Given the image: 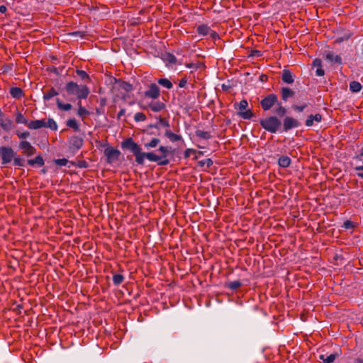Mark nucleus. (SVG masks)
Returning <instances> with one entry per match:
<instances>
[{"mask_svg": "<svg viewBox=\"0 0 363 363\" xmlns=\"http://www.w3.org/2000/svg\"><path fill=\"white\" fill-rule=\"evenodd\" d=\"M121 147L130 150L133 153L135 157V162L138 164H143L145 158L149 161H157L161 159V157L156 156L153 152H142L140 146L131 138L123 140L121 143Z\"/></svg>", "mask_w": 363, "mask_h": 363, "instance_id": "obj_1", "label": "nucleus"}, {"mask_svg": "<svg viewBox=\"0 0 363 363\" xmlns=\"http://www.w3.org/2000/svg\"><path fill=\"white\" fill-rule=\"evenodd\" d=\"M65 89L68 95L76 96L79 99H86L90 92L86 86L78 85L74 82L67 83Z\"/></svg>", "mask_w": 363, "mask_h": 363, "instance_id": "obj_2", "label": "nucleus"}, {"mask_svg": "<svg viewBox=\"0 0 363 363\" xmlns=\"http://www.w3.org/2000/svg\"><path fill=\"white\" fill-rule=\"evenodd\" d=\"M261 126L271 133H275L281 125V121L275 116H271L260 120Z\"/></svg>", "mask_w": 363, "mask_h": 363, "instance_id": "obj_3", "label": "nucleus"}, {"mask_svg": "<svg viewBox=\"0 0 363 363\" xmlns=\"http://www.w3.org/2000/svg\"><path fill=\"white\" fill-rule=\"evenodd\" d=\"M157 152L158 154L155 153V152H153L156 156L161 157V159L159 160L155 161V162H157L158 165L165 166L169 164V160L167 159V156L172 153L170 147L160 146Z\"/></svg>", "mask_w": 363, "mask_h": 363, "instance_id": "obj_4", "label": "nucleus"}, {"mask_svg": "<svg viewBox=\"0 0 363 363\" xmlns=\"http://www.w3.org/2000/svg\"><path fill=\"white\" fill-rule=\"evenodd\" d=\"M278 101V97L274 94H270L261 100L260 104L264 111L270 110Z\"/></svg>", "mask_w": 363, "mask_h": 363, "instance_id": "obj_5", "label": "nucleus"}, {"mask_svg": "<svg viewBox=\"0 0 363 363\" xmlns=\"http://www.w3.org/2000/svg\"><path fill=\"white\" fill-rule=\"evenodd\" d=\"M0 153H1L2 164H6L9 163L16 155L11 147H0Z\"/></svg>", "mask_w": 363, "mask_h": 363, "instance_id": "obj_6", "label": "nucleus"}, {"mask_svg": "<svg viewBox=\"0 0 363 363\" xmlns=\"http://www.w3.org/2000/svg\"><path fill=\"white\" fill-rule=\"evenodd\" d=\"M84 143V140L82 138L74 135L72 136L69 140V150L75 153L78 150H79Z\"/></svg>", "mask_w": 363, "mask_h": 363, "instance_id": "obj_7", "label": "nucleus"}, {"mask_svg": "<svg viewBox=\"0 0 363 363\" xmlns=\"http://www.w3.org/2000/svg\"><path fill=\"white\" fill-rule=\"evenodd\" d=\"M301 125L300 122L291 116H286L283 120V130L287 132L288 130L298 127Z\"/></svg>", "mask_w": 363, "mask_h": 363, "instance_id": "obj_8", "label": "nucleus"}, {"mask_svg": "<svg viewBox=\"0 0 363 363\" xmlns=\"http://www.w3.org/2000/svg\"><path fill=\"white\" fill-rule=\"evenodd\" d=\"M104 154L107 157V162L108 163H112L118 160L119 156L121 155V152L113 147H107L104 150Z\"/></svg>", "mask_w": 363, "mask_h": 363, "instance_id": "obj_9", "label": "nucleus"}, {"mask_svg": "<svg viewBox=\"0 0 363 363\" xmlns=\"http://www.w3.org/2000/svg\"><path fill=\"white\" fill-rule=\"evenodd\" d=\"M145 96L151 98L152 99H156L160 96V89L158 86L155 84H151L149 86L148 90L145 91Z\"/></svg>", "mask_w": 363, "mask_h": 363, "instance_id": "obj_10", "label": "nucleus"}, {"mask_svg": "<svg viewBox=\"0 0 363 363\" xmlns=\"http://www.w3.org/2000/svg\"><path fill=\"white\" fill-rule=\"evenodd\" d=\"M19 148L23 150V152L27 155V156L30 157L35 154L36 150L34 147H33L30 143L28 141H22L19 144Z\"/></svg>", "mask_w": 363, "mask_h": 363, "instance_id": "obj_11", "label": "nucleus"}, {"mask_svg": "<svg viewBox=\"0 0 363 363\" xmlns=\"http://www.w3.org/2000/svg\"><path fill=\"white\" fill-rule=\"evenodd\" d=\"M0 126L6 130H11L13 126V122L11 119L5 117L3 113L0 111Z\"/></svg>", "mask_w": 363, "mask_h": 363, "instance_id": "obj_12", "label": "nucleus"}, {"mask_svg": "<svg viewBox=\"0 0 363 363\" xmlns=\"http://www.w3.org/2000/svg\"><path fill=\"white\" fill-rule=\"evenodd\" d=\"M324 57L326 60L329 61L331 63H342V58L340 55H335L333 52L326 51L324 53Z\"/></svg>", "mask_w": 363, "mask_h": 363, "instance_id": "obj_13", "label": "nucleus"}, {"mask_svg": "<svg viewBox=\"0 0 363 363\" xmlns=\"http://www.w3.org/2000/svg\"><path fill=\"white\" fill-rule=\"evenodd\" d=\"M160 126L168 128H169L170 125L166 119L159 117L158 121L155 124L149 125L147 128L159 129Z\"/></svg>", "mask_w": 363, "mask_h": 363, "instance_id": "obj_14", "label": "nucleus"}, {"mask_svg": "<svg viewBox=\"0 0 363 363\" xmlns=\"http://www.w3.org/2000/svg\"><path fill=\"white\" fill-rule=\"evenodd\" d=\"M281 79L287 84H292L294 82V77L289 69H284L282 72Z\"/></svg>", "mask_w": 363, "mask_h": 363, "instance_id": "obj_15", "label": "nucleus"}, {"mask_svg": "<svg viewBox=\"0 0 363 363\" xmlns=\"http://www.w3.org/2000/svg\"><path fill=\"white\" fill-rule=\"evenodd\" d=\"M28 127L30 129H39L43 127H45V121L44 119L43 120H35L32 121L28 124Z\"/></svg>", "mask_w": 363, "mask_h": 363, "instance_id": "obj_16", "label": "nucleus"}, {"mask_svg": "<svg viewBox=\"0 0 363 363\" xmlns=\"http://www.w3.org/2000/svg\"><path fill=\"white\" fill-rule=\"evenodd\" d=\"M322 120V116L319 113L315 115H310L308 116V118L306 121V125L308 127H311L313 125V121L320 122Z\"/></svg>", "mask_w": 363, "mask_h": 363, "instance_id": "obj_17", "label": "nucleus"}, {"mask_svg": "<svg viewBox=\"0 0 363 363\" xmlns=\"http://www.w3.org/2000/svg\"><path fill=\"white\" fill-rule=\"evenodd\" d=\"M294 94V91L288 87H282L281 89V99L284 101H286L289 98L293 97Z\"/></svg>", "mask_w": 363, "mask_h": 363, "instance_id": "obj_18", "label": "nucleus"}, {"mask_svg": "<svg viewBox=\"0 0 363 363\" xmlns=\"http://www.w3.org/2000/svg\"><path fill=\"white\" fill-rule=\"evenodd\" d=\"M242 285V284L241 283L240 281L236 280V281H233L226 283L225 286V288L230 289L231 291H236Z\"/></svg>", "mask_w": 363, "mask_h": 363, "instance_id": "obj_19", "label": "nucleus"}, {"mask_svg": "<svg viewBox=\"0 0 363 363\" xmlns=\"http://www.w3.org/2000/svg\"><path fill=\"white\" fill-rule=\"evenodd\" d=\"M149 107L150 109L154 112H159L161 110H162L165 106L163 103L156 101V102H152L149 104Z\"/></svg>", "mask_w": 363, "mask_h": 363, "instance_id": "obj_20", "label": "nucleus"}, {"mask_svg": "<svg viewBox=\"0 0 363 363\" xmlns=\"http://www.w3.org/2000/svg\"><path fill=\"white\" fill-rule=\"evenodd\" d=\"M27 162L30 166L38 164V166L41 167L44 165V160L40 155L35 157L34 159L28 160Z\"/></svg>", "mask_w": 363, "mask_h": 363, "instance_id": "obj_21", "label": "nucleus"}, {"mask_svg": "<svg viewBox=\"0 0 363 363\" xmlns=\"http://www.w3.org/2000/svg\"><path fill=\"white\" fill-rule=\"evenodd\" d=\"M291 164V159L288 156H281L278 160V164L281 167H288Z\"/></svg>", "mask_w": 363, "mask_h": 363, "instance_id": "obj_22", "label": "nucleus"}, {"mask_svg": "<svg viewBox=\"0 0 363 363\" xmlns=\"http://www.w3.org/2000/svg\"><path fill=\"white\" fill-rule=\"evenodd\" d=\"M11 95L16 99H20L23 95V90L19 87H12L10 89Z\"/></svg>", "mask_w": 363, "mask_h": 363, "instance_id": "obj_23", "label": "nucleus"}, {"mask_svg": "<svg viewBox=\"0 0 363 363\" xmlns=\"http://www.w3.org/2000/svg\"><path fill=\"white\" fill-rule=\"evenodd\" d=\"M165 136H167L172 142H176L182 140L181 135L173 133L169 129L166 130Z\"/></svg>", "mask_w": 363, "mask_h": 363, "instance_id": "obj_24", "label": "nucleus"}, {"mask_svg": "<svg viewBox=\"0 0 363 363\" xmlns=\"http://www.w3.org/2000/svg\"><path fill=\"white\" fill-rule=\"evenodd\" d=\"M277 105V107L274 110V113L277 114L278 116H283L286 114V109L285 107H284L281 104L279 101H277V103L276 104Z\"/></svg>", "mask_w": 363, "mask_h": 363, "instance_id": "obj_25", "label": "nucleus"}, {"mask_svg": "<svg viewBox=\"0 0 363 363\" xmlns=\"http://www.w3.org/2000/svg\"><path fill=\"white\" fill-rule=\"evenodd\" d=\"M160 143V139H158L157 138H152V140L149 143H145L144 144V147L146 150H149L150 148L157 147Z\"/></svg>", "mask_w": 363, "mask_h": 363, "instance_id": "obj_26", "label": "nucleus"}, {"mask_svg": "<svg viewBox=\"0 0 363 363\" xmlns=\"http://www.w3.org/2000/svg\"><path fill=\"white\" fill-rule=\"evenodd\" d=\"M361 89H362V85L360 84L359 82H356V81H352L350 83V90L352 92L357 93V92L360 91Z\"/></svg>", "mask_w": 363, "mask_h": 363, "instance_id": "obj_27", "label": "nucleus"}, {"mask_svg": "<svg viewBox=\"0 0 363 363\" xmlns=\"http://www.w3.org/2000/svg\"><path fill=\"white\" fill-rule=\"evenodd\" d=\"M337 354L336 353H333L328 355L325 358L324 355H320V359L323 361L324 363H333L335 359L337 358Z\"/></svg>", "mask_w": 363, "mask_h": 363, "instance_id": "obj_28", "label": "nucleus"}, {"mask_svg": "<svg viewBox=\"0 0 363 363\" xmlns=\"http://www.w3.org/2000/svg\"><path fill=\"white\" fill-rule=\"evenodd\" d=\"M56 103L58 108L62 111H69L72 108L70 104H63L59 99H56Z\"/></svg>", "mask_w": 363, "mask_h": 363, "instance_id": "obj_29", "label": "nucleus"}, {"mask_svg": "<svg viewBox=\"0 0 363 363\" xmlns=\"http://www.w3.org/2000/svg\"><path fill=\"white\" fill-rule=\"evenodd\" d=\"M197 31L202 35H206L209 34L211 28L206 25H200L197 27Z\"/></svg>", "mask_w": 363, "mask_h": 363, "instance_id": "obj_30", "label": "nucleus"}, {"mask_svg": "<svg viewBox=\"0 0 363 363\" xmlns=\"http://www.w3.org/2000/svg\"><path fill=\"white\" fill-rule=\"evenodd\" d=\"M66 125L69 128H73L74 130H77V131L79 130V124H78L77 121H76V119H74V118H70V119L67 120L66 122Z\"/></svg>", "mask_w": 363, "mask_h": 363, "instance_id": "obj_31", "label": "nucleus"}, {"mask_svg": "<svg viewBox=\"0 0 363 363\" xmlns=\"http://www.w3.org/2000/svg\"><path fill=\"white\" fill-rule=\"evenodd\" d=\"M124 277L120 274H115L113 275V283L116 286H118L124 281Z\"/></svg>", "mask_w": 363, "mask_h": 363, "instance_id": "obj_32", "label": "nucleus"}, {"mask_svg": "<svg viewBox=\"0 0 363 363\" xmlns=\"http://www.w3.org/2000/svg\"><path fill=\"white\" fill-rule=\"evenodd\" d=\"M157 82L161 86L166 87L169 89H172L173 86L172 83L168 79L166 78H161L158 79Z\"/></svg>", "mask_w": 363, "mask_h": 363, "instance_id": "obj_33", "label": "nucleus"}, {"mask_svg": "<svg viewBox=\"0 0 363 363\" xmlns=\"http://www.w3.org/2000/svg\"><path fill=\"white\" fill-rule=\"evenodd\" d=\"M195 134L197 137L201 138L203 139H209L211 138V133L208 131H203L201 130H196L195 132Z\"/></svg>", "mask_w": 363, "mask_h": 363, "instance_id": "obj_34", "label": "nucleus"}, {"mask_svg": "<svg viewBox=\"0 0 363 363\" xmlns=\"http://www.w3.org/2000/svg\"><path fill=\"white\" fill-rule=\"evenodd\" d=\"M163 60H164V61H165L166 62H168L169 64H174L177 62L176 57L174 55L169 53V52L164 54Z\"/></svg>", "mask_w": 363, "mask_h": 363, "instance_id": "obj_35", "label": "nucleus"}, {"mask_svg": "<svg viewBox=\"0 0 363 363\" xmlns=\"http://www.w3.org/2000/svg\"><path fill=\"white\" fill-rule=\"evenodd\" d=\"M57 95H58V92L54 88H52L47 93L44 94L43 99L48 101Z\"/></svg>", "mask_w": 363, "mask_h": 363, "instance_id": "obj_36", "label": "nucleus"}, {"mask_svg": "<svg viewBox=\"0 0 363 363\" xmlns=\"http://www.w3.org/2000/svg\"><path fill=\"white\" fill-rule=\"evenodd\" d=\"M45 128H49L52 130H56L57 129V125L52 118H48V122L45 121Z\"/></svg>", "mask_w": 363, "mask_h": 363, "instance_id": "obj_37", "label": "nucleus"}, {"mask_svg": "<svg viewBox=\"0 0 363 363\" xmlns=\"http://www.w3.org/2000/svg\"><path fill=\"white\" fill-rule=\"evenodd\" d=\"M238 114L244 119H250L254 116L251 110H246L245 111L240 112Z\"/></svg>", "mask_w": 363, "mask_h": 363, "instance_id": "obj_38", "label": "nucleus"}, {"mask_svg": "<svg viewBox=\"0 0 363 363\" xmlns=\"http://www.w3.org/2000/svg\"><path fill=\"white\" fill-rule=\"evenodd\" d=\"M16 121L17 123L28 124L27 119L21 113H16Z\"/></svg>", "mask_w": 363, "mask_h": 363, "instance_id": "obj_39", "label": "nucleus"}, {"mask_svg": "<svg viewBox=\"0 0 363 363\" xmlns=\"http://www.w3.org/2000/svg\"><path fill=\"white\" fill-rule=\"evenodd\" d=\"M308 106L306 103H303L301 105L294 104L292 106V108L296 112H302Z\"/></svg>", "mask_w": 363, "mask_h": 363, "instance_id": "obj_40", "label": "nucleus"}, {"mask_svg": "<svg viewBox=\"0 0 363 363\" xmlns=\"http://www.w3.org/2000/svg\"><path fill=\"white\" fill-rule=\"evenodd\" d=\"M199 164L200 167H203L206 165L207 167H211L213 164V161L211 159H206L203 160H201L199 162Z\"/></svg>", "mask_w": 363, "mask_h": 363, "instance_id": "obj_41", "label": "nucleus"}, {"mask_svg": "<svg viewBox=\"0 0 363 363\" xmlns=\"http://www.w3.org/2000/svg\"><path fill=\"white\" fill-rule=\"evenodd\" d=\"M76 73L77 74L81 77L82 79H88V80H90V78L89 77V75L86 74V72L84 70H79V69H77L76 71Z\"/></svg>", "mask_w": 363, "mask_h": 363, "instance_id": "obj_42", "label": "nucleus"}, {"mask_svg": "<svg viewBox=\"0 0 363 363\" xmlns=\"http://www.w3.org/2000/svg\"><path fill=\"white\" fill-rule=\"evenodd\" d=\"M238 108L240 111V112H242L243 111L246 110L248 106V102L246 100H242L239 104H238Z\"/></svg>", "mask_w": 363, "mask_h": 363, "instance_id": "obj_43", "label": "nucleus"}, {"mask_svg": "<svg viewBox=\"0 0 363 363\" xmlns=\"http://www.w3.org/2000/svg\"><path fill=\"white\" fill-rule=\"evenodd\" d=\"M146 118L145 116L144 113H141V112H138L135 114L134 116V119L135 120V121H145Z\"/></svg>", "mask_w": 363, "mask_h": 363, "instance_id": "obj_44", "label": "nucleus"}, {"mask_svg": "<svg viewBox=\"0 0 363 363\" xmlns=\"http://www.w3.org/2000/svg\"><path fill=\"white\" fill-rule=\"evenodd\" d=\"M78 104L79 105V108L78 110V115L80 116H84L85 115H88L89 113V111L84 107L81 106V102H79Z\"/></svg>", "mask_w": 363, "mask_h": 363, "instance_id": "obj_45", "label": "nucleus"}, {"mask_svg": "<svg viewBox=\"0 0 363 363\" xmlns=\"http://www.w3.org/2000/svg\"><path fill=\"white\" fill-rule=\"evenodd\" d=\"M54 162L59 166H66L69 161L65 158H62L55 160Z\"/></svg>", "mask_w": 363, "mask_h": 363, "instance_id": "obj_46", "label": "nucleus"}, {"mask_svg": "<svg viewBox=\"0 0 363 363\" xmlns=\"http://www.w3.org/2000/svg\"><path fill=\"white\" fill-rule=\"evenodd\" d=\"M13 163L14 165L23 167L24 165V160L20 157H17L14 158Z\"/></svg>", "mask_w": 363, "mask_h": 363, "instance_id": "obj_47", "label": "nucleus"}, {"mask_svg": "<svg viewBox=\"0 0 363 363\" xmlns=\"http://www.w3.org/2000/svg\"><path fill=\"white\" fill-rule=\"evenodd\" d=\"M121 88L126 91H130L132 90L133 86L130 84L128 82H123L121 84Z\"/></svg>", "mask_w": 363, "mask_h": 363, "instance_id": "obj_48", "label": "nucleus"}, {"mask_svg": "<svg viewBox=\"0 0 363 363\" xmlns=\"http://www.w3.org/2000/svg\"><path fill=\"white\" fill-rule=\"evenodd\" d=\"M16 134L18 136V138H21V139H25V138H28L30 136V133L28 132V131H26V132H23V133H21L19 131H17Z\"/></svg>", "mask_w": 363, "mask_h": 363, "instance_id": "obj_49", "label": "nucleus"}, {"mask_svg": "<svg viewBox=\"0 0 363 363\" xmlns=\"http://www.w3.org/2000/svg\"><path fill=\"white\" fill-rule=\"evenodd\" d=\"M313 67L316 68L322 67V60L319 58H315L313 62Z\"/></svg>", "mask_w": 363, "mask_h": 363, "instance_id": "obj_50", "label": "nucleus"}, {"mask_svg": "<svg viewBox=\"0 0 363 363\" xmlns=\"http://www.w3.org/2000/svg\"><path fill=\"white\" fill-rule=\"evenodd\" d=\"M250 56L259 57L262 56V52L257 50H252Z\"/></svg>", "mask_w": 363, "mask_h": 363, "instance_id": "obj_51", "label": "nucleus"}, {"mask_svg": "<svg viewBox=\"0 0 363 363\" xmlns=\"http://www.w3.org/2000/svg\"><path fill=\"white\" fill-rule=\"evenodd\" d=\"M342 227L347 228V227H355V226L351 220H347L344 222Z\"/></svg>", "mask_w": 363, "mask_h": 363, "instance_id": "obj_52", "label": "nucleus"}, {"mask_svg": "<svg viewBox=\"0 0 363 363\" xmlns=\"http://www.w3.org/2000/svg\"><path fill=\"white\" fill-rule=\"evenodd\" d=\"M325 74V72L324 70L322 69V67H319V68H316V70H315V74L317 76H319V77H321V76H323Z\"/></svg>", "mask_w": 363, "mask_h": 363, "instance_id": "obj_53", "label": "nucleus"}, {"mask_svg": "<svg viewBox=\"0 0 363 363\" xmlns=\"http://www.w3.org/2000/svg\"><path fill=\"white\" fill-rule=\"evenodd\" d=\"M201 66V64H199V65H196V64H194V63L186 64V67H187L188 68L198 69V68H199Z\"/></svg>", "mask_w": 363, "mask_h": 363, "instance_id": "obj_54", "label": "nucleus"}, {"mask_svg": "<svg viewBox=\"0 0 363 363\" xmlns=\"http://www.w3.org/2000/svg\"><path fill=\"white\" fill-rule=\"evenodd\" d=\"M194 152V150H191V149H187V150H185V152H184V157H185L186 158H187V157H190V154H191V152Z\"/></svg>", "mask_w": 363, "mask_h": 363, "instance_id": "obj_55", "label": "nucleus"}, {"mask_svg": "<svg viewBox=\"0 0 363 363\" xmlns=\"http://www.w3.org/2000/svg\"><path fill=\"white\" fill-rule=\"evenodd\" d=\"M186 84V79H182L179 83V86L180 87H184Z\"/></svg>", "mask_w": 363, "mask_h": 363, "instance_id": "obj_56", "label": "nucleus"}, {"mask_svg": "<svg viewBox=\"0 0 363 363\" xmlns=\"http://www.w3.org/2000/svg\"><path fill=\"white\" fill-rule=\"evenodd\" d=\"M6 10H7V8L6 6H4V5L0 6V12L1 13H4L6 11Z\"/></svg>", "mask_w": 363, "mask_h": 363, "instance_id": "obj_57", "label": "nucleus"}, {"mask_svg": "<svg viewBox=\"0 0 363 363\" xmlns=\"http://www.w3.org/2000/svg\"><path fill=\"white\" fill-rule=\"evenodd\" d=\"M349 38V36H347V37H340V38H338L337 40H336V42L337 43H341L344 40H347Z\"/></svg>", "mask_w": 363, "mask_h": 363, "instance_id": "obj_58", "label": "nucleus"}, {"mask_svg": "<svg viewBox=\"0 0 363 363\" xmlns=\"http://www.w3.org/2000/svg\"><path fill=\"white\" fill-rule=\"evenodd\" d=\"M125 110L124 108L121 109V111L118 113V118H121L122 116L125 114Z\"/></svg>", "mask_w": 363, "mask_h": 363, "instance_id": "obj_59", "label": "nucleus"}, {"mask_svg": "<svg viewBox=\"0 0 363 363\" xmlns=\"http://www.w3.org/2000/svg\"><path fill=\"white\" fill-rule=\"evenodd\" d=\"M355 363H363V358L358 357L354 360Z\"/></svg>", "mask_w": 363, "mask_h": 363, "instance_id": "obj_60", "label": "nucleus"}, {"mask_svg": "<svg viewBox=\"0 0 363 363\" xmlns=\"http://www.w3.org/2000/svg\"><path fill=\"white\" fill-rule=\"evenodd\" d=\"M209 34L211 35L212 38H216L217 36V33L214 31H212L211 30Z\"/></svg>", "mask_w": 363, "mask_h": 363, "instance_id": "obj_61", "label": "nucleus"}, {"mask_svg": "<svg viewBox=\"0 0 363 363\" xmlns=\"http://www.w3.org/2000/svg\"><path fill=\"white\" fill-rule=\"evenodd\" d=\"M361 157H363V148L361 149L360 153H359V156H357L358 158H359Z\"/></svg>", "mask_w": 363, "mask_h": 363, "instance_id": "obj_62", "label": "nucleus"}, {"mask_svg": "<svg viewBox=\"0 0 363 363\" xmlns=\"http://www.w3.org/2000/svg\"><path fill=\"white\" fill-rule=\"evenodd\" d=\"M3 237H4V238L5 240H9V238H8V236L6 235V234H5V233L3 235Z\"/></svg>", "mask_w": 363, "mask_h": 363, "instance_id": "obj_63", "label": "nucleus"}, {"mask_svg": "<svg viewBox=\"0 0 363 363\" xmlns=\"http://www.w3.org/2000/svg\"><path fill=\"white\" fill-rule=\"evenodd\" d=\"M357 175H358L359 177H362V178H363V173H357Z\"/></svg>", "mask_w": 363, "mask_h": 363, "instance_id": "obj_64", "label": "nucleus"}]
</instances>
